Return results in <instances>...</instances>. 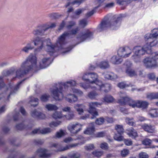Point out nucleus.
Masks as SVG:
<instances>
[{
    "label": "nucleus",
    "instance_id": "nucleus-27",
    "mask_svg": "<svg viewBox=\"0 0 158 158\" xmlns=\"http://www.w3.org/2000/svg\"><path fill=\"white\" fill-rule=\"evenodd\" d=\"M91 126V127H88L85 130L84 133L87 135H91L92 134L94 131V123H92L90 124Z\"/></svg>",
    "mask_w": 158,
    "mask_h": 158
},
{
    "label": "nucleus",
    "instance_id": "nucleus-55",
    "mask_svg": "<svg viewBox=\"0 0 158 158\" xmlns=\"http://www.w3.org/2000/svg\"><path fill=\"white\" fill-rule=\"evenodd\" d=\"M152 35L153 38H156L158 36V29H155L152 31Z\"/></svg>",
    "mask_w": 158,
    "mask_h": 158
},
{
    "label": "nucleus",
    "instance_id": "nucleus-8",
    "mask_svg": "<svg viewBox=\"0 0 158 158\" xmlns=\"http://www.w3.org/2000/svg\"><path fill=\"white\" fill-rule=\"evenodd\" d=\"M25 79H23V81L18 83L17 85L14 87L13 89L10 88H8L5 90L4 92L2 94L0 95V97L3 96L4 97L5 102L9 100L10 95H12L15 93V92L19 89V85L23 81H24Z\"/></svg>",
    "mask_w": 158,
    "mask_h": 158
},
{
    "label": "nucleus",
    "instance_id": "nucleus-25",
    "mask_svg": "<svg viewBox=\"0 0 158 158\" xmlns=\"http://www.w3.org/2000/svg\"><path fill=\"white\" fill-rule=\"evenodd\" d=\"M74 108L78 112L79 114H82L84 112L83 109L84 106L82 104H77L75 105L74 107Z\"/></svg>",
    "mask_w": 158,
    "mask_h": 158
},
{
    "label": "nucleus",
    "instance_id": "nucleus-46",
    "mask_svg": "<svg viewBox=\"0 0 158 158\" xmlns=\"http://www.w3.org/2000/svg\"><path fill=\"white\" fill-rule=\"evenodd\" d=\"M95 146L93 144H89L84 146V148L87 151L92 150L95 148Z\"/></svg>",
    "mask_w": 158,
    "mask_h": 158
},
{
    "label": "nucleus",
    "instance_id": "nucleus-24",
    "mask_svg": "<svg viewBox=\"0 0 158 158\" xmlns=\"http://www.w3.org/2000/svg\"><path fill=\"white\" fill-rule=\"evenodd\" d=\"M129 132L127 133L129 136L132 138H135L138 136L136 131L133 128L131 127L128 130Z\"/></svg>",
    "mask_w": 158,
    "mask_h": 158
},
{
    "label": "nucleus",
    "instance_id": "nucleus-17",
    "mask_svg": "<svg viewBox=\"0 0 158 158\" xmlns=\"http://www.w3.org/2000/svg\"><path fill=\"white\" fill-rule=\"evenodd\" d=\"M92 35V33L87 30L81 33L77 38H80L82 42L86 39L90 37Z\"/></svg>",
    "mask_w": 158,
    "mask_h": 158
},
{
    "label": "nucleus",
    "instance_id": "nucleus-16",
    "mask_svg": "<svg viewBox=\"0 0 158 158\" xmlns=\"http://www.w3.org/2000/svg\"><path fill=\"white\" fill-rule=\"evenodd\" d=\"M157 43V41L155 39L152 42H150L149 44L147 43L142 47L145 50V53L147 52L148 54L151 53L152 52L151 47L155 46Z\"/></svg>",
    "mask_w": 158,
    "mask_h": 158
},
{
    "label": "nucleus",
    "instance_id": "nucleus-62",
    "mask_svg": "<svg viewBox=\"0 0 158 158\" xmlns=\"http://www.w3.org/2000/svg\"><path fill=\"white\" fill-rule=\"evenodd\" d=\"M84 0H76L74 1L71 2V4L72 5H73L74 4H77L78 6H79L81 3L83 2L84 1Z\"/></svg>",
    "mask_w": 158,
    "mask_h": 158
},
{
    "label": "nucleus",
    "instance_id": "nucleus-58",
    "mask_svg": "<svg viewBox=\"0 0 158 158\" xmlns=\"http://www.w3.org/2000/svg\"><path fill=\"white\" fill-rule=\"evenodd\" d=\"M103 152L101 151H95L92 152V154L97 157L101 156L103 154Z\"/></svg>",
    "mask_w": 158,
    "mask_h": 158
},
{
    "label": "nucleus",
    "instance_id": "nucleus-32",
    "mask_svg": "<svg viewBox=\"0 0 158 158\" xmlns=\"http://www.w3.org/2000/svg\"><path fill=\"white\" fill-rule=\"evenodd\" d=\"M97 66L101 69H105L109 68V65L107 62L102 61L99 63V64H97Z\"/></svg>",
    "mask_w": 158,
    "mask_h": 158
},
{
    "label": "nucleus",
    "instance_id": "nucleus-47",
    "mask_svg": "<svg viewBox=\"0 0 158 158\" xmlns=\"http://www.w3.org/2000/svg\"><path fill=\"white\" fill-rule=\"evenodd\" d=\"M106 135V134L105 131H101L97 133L94 135V136L96 137L100 138L105 136Z\"/></svg>",
    "mask_w": 158,
    "mask_h": 158
},
{
    "label": "nucleus",
    "instance_id": "nucleus-34",
    "mask_svg": "<svg viewBox=\"0 0 158 158\" xmlns=\"http://www.w3.org/2000/svg\"><path fill=\"white\" fill-rule=\"evenodd\" d=\"M98 95V94L96 91H92L88 93V96L90 99H94L96 98Z\"/></svg>",
    "mask_w": 158,
    "mask_h": 158
},
{
    "label": "nucleus",
    "instance_id": "nucleus-1",
    "mask_svg": "<svg viewBox=\"0 0 158 158\" xmlns=\"http://www.w3.org/2000/svg\"><path fill=\"white\" fill-rule=\"evenodd\" d=\"M78 31V28L72 29L70 31L64 32L59 38L56 44V46L53 45L50 42V40L48 39L44 40L43 38L36 37L32 41L35 46L38 47L35 49V52L36 53L40 51L46 45L47 51L49 52H54L56 50H59L64 48L66 44L65 38L66 37L69 36L70 35H75Z\"/></svg>",
    "mask_w": 158,
    "mask_h": 158
},
{
    "label": "nucleus",
    "instance_id": "nucleus-15",
    "mask_svg": "<svg viewBox=\"0 0 158 158\" xmlns=\"http://www.w3.org/2000/svg\"><path fill=\"white\" fill-rule=\"evenodd\" d=\"M97 89L95 90H99L100 91H103L105 92H107L111 89V85L109 83L103 84L102 82L99 81L97 84Z\"/></svg>",
    "mask_w": 158,
    "mask_h": 158
},
{
    "label": "nucleus",
    "instance_id": "nucleus-43",
    "mask_svg": "<svg viewBox=\"0 0 158 158\" xmlns=\"http://www.w3.org/2000/svg\"><path fill=\"white\" fill-rule=\"evenodd\" d=\"M65 116L66 119L68 120H71L74 118L75 115L74 112L71 111Z\"/></svg>",
    "mask_w": 158,
    "mask_h": 158
},
{
    "label": "nucleus",
    "instance_id": "nucleus-5",
    "mask_svg": "<svg viewBox=\"0 0 158 158\" xmlns=\"http://www.w3.org/2000/svg\"><path fill=\"white\" fill-rule=\"evenodd\" d=\"M158 59V53L155 52L153 54V56L148 57L144 59L143 62L147 68H152L157 66L156 59Z\"/></svg>",
    "mask_w": 158,
    "mask_h": 158
},
{
    "label": "nucleus",
    "instance_id": "nucleus-51",
    "mask_svg": "<svg viewBox=\"0 0 158 158\" xmlns=\"http://www.w3.org/2000/svg\"><path fill=\"white\" fill-rule=\"evenodd\" d=\"M3 77H0V89H2L5 90L6 89V88L4 87L5 84L3 82Z\"/></svg>",
    "mask_w": 158,
    "mask_h": 158
},
{
    "label": "nucleus",
    "instance_id": "nucleus-14",
    "mask_svg": "<svg viewBox=\"0 0 158 158\" xmlns=\"http://www.w3.org/2000/svg\"><path fill=\"white\" fill-rule=\"evenodd\" d=\"M132 51L131 49L128 47H121L119 48L118 52L119 56L127 57L129 56L131 54Z\"/></svg>",
    "mask_w": 158,
    "mask_h": 158
},
{
    "label": "nucleus",
    "instance_id": "nucleus-59",
    "mask_svg": "<svg viewBox=\"0 0 158 158\" xmlns=\"http://www.w3.org/2000/svg\"><path fill=\"white\" fill-rule=\"evenodd\" d=\"M152 142V140L149 139H146L143 141V143L145 145H149Z\"/></svg>",
    "mask_w": 158,
    "mask_h": 158
},
{
    "label": "nucleus",
    "instance_id": "nucleus-36",
    "mask_svg": "<svg viewBox=\"0 0 158 158\" xmlns=\"http://www.w3.org/2000/svg\"><path fill=\"white\" fill-rule=\"evenodd\" d=\"M45 107L48 110H56L58 109L55 105L50 104H47Z\"/></svg>",
    "mask_w": 158,
    "mask_h": 158
},
{
    "label": "nucleus",
    "instance_id": "nucleus-61",
    "mask_svg": "<svg viewBox=\"0 0 158 158\" xmlns=\"http://www.w3.org/2000/svg\"><path fill=\"white\" fill-rule=\"evenodd\" d=\"M69 24L66 26L68 29H70L72 27L76 24V23L74 21H70L69 22Z\"/></svg>",
    "mask_w": 158,
    "mask_h": 158
},
{
    "label": "nucleus",
    "instance_id": "nucleus-9",
    "mask_svg": "<svg viewBox=\"0 0 158 158\" xmlns=\"http://www.w3.org/2000/svg\"><path fill=\"white\" fill-rule=\"evenodd\" d=\"M89 81L90 83V88L93 89H97V83L100 81L98 80V76L95 73H89Z\"/></svg>",
    "mask_w": 158,
    "mask_h": 158
},
{
    "label": "nucleus",
    "instance_id": "nucleus-33",
    "mask_svg": "<svg viewBox=\"0 0 158 158\" xmlns=\"http://www.w3.org/2000/svg\"><path fill=\"white\" fill-rule=\"evenodd\" d=\"M104 101L107 103H110L113 102L114 99L113 97L110 95L105 96L103 99Z\"/></svg>",
    "mask_w": 158,
    "mask_h": 158
},
{
    "label": "nucleus",
    "instance_id": "nucleus-22",
    "mask_svg": "<svg viewBox=\"0 0 158 158\" xmlns=\"http://www.w3.org/2000/svg\"><path fill=\"white\" fill-rule=\"evenodd\" d=\"M30 99L29 103L31 106L35 107L38 104L39 100L38 98L31 96L30 97Z\"/></svg>",
    "mask_w": 158,
    "mask_h": 158
},
{
    "label": "nucleus",
    "instance_id": "nucleus-21",
    "mask_svg": "<svg viewBox=\"0 0 158 158\" xmlns=\"http://www.w3.org/2000/svg\"><path fill=\"white\" fill-rule=\"evenodd\" d=\"M148 114L152 118L158 117V109H151L148 112Z\"/></svg>",
    "mask_w": 158,
    "mask_h": 158
},
{
    "label": "nucleus",
    "instance_id": "nucleus-23",
    "mask_svg": "<svg viewBox=\"0 0 158 158\" xmlns=\"http://www.w3.org/2000/svg\"><path fill=\"white\" fill-rule=\"evenodd\" d=\"M66 100L69 102H76L77 100V97L73 94H67L66 97Z\"/></svg>",
    "mask_w": 158,
    "mask_h": 158
},
{
    "label": "nucleus",
    "instance_id": "nucleus-13",
    "mask_svg": "<svg viewBox=\"0 0 158 158\" xmlns=\"http://www.w3.org/2000/svg\"><path fill=\"white\" fill-rule=\"evenodd\" d=\"M45 31H46V28H45L43 24H42L37 26L33 30L32 33L35 36H42L44 35Z\"/></svg>",
    "mask_w": 158,
    "mask_h": 158
},
{
    "label": "nucleus",
    "instance_id": "nucleus-48",
    "mask_svg": "<svg viewBox=\"0 0 158 158\" xmlns=\"http://www.w3.org/2000/svg\"><path fill=\"white\" fill-rule=\"evenodd\" d=\"M52 130L49 128H45L41 130L40 133L42 134H46L49 133L52 131Z\"/></svg>",
    "mask_w": 158,
    "mask_h": 158
},
{
    "label": "nucleus",
    "instance_id": "nucleus-20",
    "mask_svg": "<svg viewBox=\"0 0 158 158\" xmlns=\"http://www.w3.org/2000/svg\"><path fill=\"white\" fill-rule=\"evenodd\" d=\"M33 126V124L30 123L26 126H25L23 123H21L17 125L16 127L17 129L19 130H22L24 128L28 130L31 129Z\"/></svg>",
    "mask_w": 158,
    "mask_h": 158
},
{
    "label": "nucleus",
    "instance_id": "nucleus-35",
    "mask_svg": "<svg viewBox=\"0 0 158 158\" xmlns=\"http://www.w3.org/2000/svg\"><path fill=\"white\" fill-rule=\"evenodd\" d=\"M15 71L14 68H11L9 70L4 71L2 73V75L4 76H7L13 75Z\"/></svg>",
    "mask_w": 158,
    "mask_h": 158
},
{
    "label": "nucleus",
    "instance_id": "nucleus-54",
    "mask_svg": "<svg viewBox=\"0 0 158 158\" xmlns=\"http://www.w3.org/2000/svg\"><path fill=\"white\" fill-rule=\"evenodd\" d=\"M104 119L102 117H100L99 118H97L96 120V123L98 125H102L104 122Z\"/></svg>",
    "mask_w": 158,
    "mask_h": 158
},
{
    "label": "nucleus",
    "instance_id": "nucleus-45",
    "mask_svg": "<svg viewBox=\"0 0 158 158\" xmlns=\"http://www.w3.org/2000/svg\"><path fill=\"white\" fill-rule=\"evenodd\" d=\"M71 89V92L76 94L78 95L81 96L83 94V92L79 89L74 88H72Z\"/></svg>",
    "mask_w": 158,
    "mask_h": 158
},
{
    "label": "nucleus",
    "instance_id": "nucleus-4",
    "mask_svg": "<svg viewBox=\"0 0 158 158\" xmlns=\"http://www.w3.org/2000/svg\"><path fill=\"white\" fill-rule=\"evenodd\" d=\"M120 98L118 100V102L122 105H128L132 108L138 107V101H135L127 96L125 93L120 92Z\"/></svg>",
    "mask_w": 158,
    "mask_h": 158
},
{
    "label": "nucleus",
    "instance_id": "nucleus-56",
    "mask_svg": "<svg viewBox=\"0 0 158 158\" xmlns=\"http://www.w3.org/2000/svg\"><path fill=\"white\" fill-rule=\"evenodd\" d=\"M43 25L44 26L45 28H46V31L49 28H52L55 27L56 26V24L55 23H52L50 26L46 24H43Z\"/></svg>",
    "mask_w": 158,
    "mask_h": 158
},
{
    "label": "nucleus",
    "instance_id": "nucleus-19",
    "mask_svg": "<svg viewBox=\"0 0 158 158\" xmlns=\"http://www.w3.org/2000/svg\"><path fill=\"white\" fill-rule=\"evenodd\" d=\"M34 48L33 46L32 42H28L26 46L21 49V51L26 53H28L29 50L33 49Z\"/></svg>",
    "mask_w": 158,
    "mask_h": 158
},
{
    "label": "nucleus",
    "instance_id": "nucleus-50",
    "mask_svg": "<svg viewBox=\"0 0 158 158\" xmlns=\"http://www.w3.org/2000/svg\"><path fill=\"white\" fill-rule=\"evenodd\" d=\"M52 117L53 118L56 119L61 118L62 117V115L61 112L56 111L53 114Z\"/></svg>",
    "mask_w": 158,
    "mask_h": 158
},
{
    "label": "nucleus",
    "instance_id": "nucleus-6",
    "mask_svg": "<svg viewBox=\"0 0 158 158\" xmlns=\"http://www.w3.org/2000/svg\"><path fill=\"white\" fill-rule=\"evenodd\" d=\"M134 54L132 56V58L136 62H140L141 57L145 54V51L143 48L140 46L134 47L133 49Z\"/></svg>",
    "mask_w": 158,
    "mask_h": 158
},
{
    "label": "nucleus",
    "instance_id": "nucleus-52",
    "mask_svg": "<svg viewBox=\"0 0 158 158\" xmlns=\"http://www.w3.org/2000/svg\"><path fill=\"white\" fill-rule=\"evenodd\" d=\"M39 112L37 111L36 110H35L31 112V114L33 117L37 118L39 114Z\"/></svg>",
    "mask_w": 158,
    "mask_h": 158
},
{
    "label": "nucleus",
    "instance_id": "nucleus-57",
    "mask_svg": "<svg viewBox=\"0 0 158 158\" xmlns=\"http://www.w3.org/2000/svg\"><path fill=\"white\" fill-rule=\"evenodd\" d=\"M89 73H85L83 75L82 77V79L85 81H89Z\"/></svg>",
    "mask_w": 158,
    "mask_h": 158
},
{
    "label": "nucleus",
    "instance_id": "nucleus-42",
    "mask_svg": "<svg viewBox=\"0 0 158 158\" xmlns=\"http://www.w3.org/2000/svg\"><path fill=\"white\" fill-rule=\"evenodd\" d=\"M61 123V122L59 121H57L56 122L53 121L50 123L49 124V126L52 128L57 127L60 125Z\"/></svg>",
    "mask_w": 158,
    "mask_h": 158
},
{
    "label": "nucleus",
    "instance_id": "nucleus-49",
    "mask_svg": "<svg viewBox=\"0 0 158 158\" xmlns=\"http://www.w3.org/2000/svg\"><path fill=\"white\" fill-rule=\"evenodd\" d=\"M129 153V150L127 149H124L121 152V155L122 157H126Z\"/></svg>",
    "mask_w": 158,
    "mask_h": 158
},
{
    "label": "nucleus",
    "instance_id": "nucleus-63",
    "mask_svg": "<svg viewBox=\"0 0 158 158\" xmlns=\"http://www.w3.org/2000/svg\"><path fill=\"white\" fill-rule=\"evenodd\" d=\"M100 148L104 150H106L108 148V145L106 143H103L100 144Z\"/></svg>",
    "mask_w": 158,
    "mask_h": 158
},
{
    "label": "nucleus",
    "instance_id": "nucleus-11",
    "mask_svg": "<svg viewBox=\"0 0 158 158\" xmlns=\"http://www.w3.org/2000/svg\"><path fill=\"white\" fill-rule=\"evenodd\" d=\"M81 124L78 123H71L67 127L70 132L74 134L77 133L81 129Z\"/></svg>",
    "mask_w": 158,
    "mask_h": 158
},
{
    "label": "nucleus",
    "instance_id": "nucleus-30",
    "mask_svg": "<svg viewBox=\"0 0 158 158\" xmlns=\"http://www.w3.org/2000/svg\"><path fill=\"white\" fill-rule=\"evenodd\" d=\"M53 146L56 148H58L57 151H64L68 149L69 148L68 146H66L64 147H62L60 144H59L54 143L53 145Z\"/></svg>",
    "mask_w": 158,
    "mask_h": 158
},
{
    "label": "nucleus",
    "instance_id": "nucleus-3",
    "mask_svg": "<svg viewBox=\"0 0 158 158\" xmlns=\"http://www.w3.org/2000/svg\"><path fill=\"white\" fill-rule=\"evenodd\" d=\"M122 17L123 16L122 15H115L112 17L110 20H105L98 26V31H102L108 27L112 29H116L120 25V22Z\"/></svg>",
    "mask_w": 158,
    "mask_h": 158
},
{
    "label": "nucleus",
    "instance_id": "nucleus-28",
    "mask_svg": "<svg viewBox=\"0 0 158 158\" xmlns=\"http://www.w3.org/2000/svg\"><path fill=\"white\" fill-rule=\"evenodd\" d=\"M77 85L76 81L73 80H71L64 83L63 85L65 88H67L69 86H75Z\"/></svg>",
    "mask_w": 158,
    "mask_h": 158
},
{
    "label": "nucleus",
    "instance_id": "nucleus-10",
    "mask_svg": "<svg viewBox=\"0 0 158 158\" xmlns=\"http://www.w3.org/2000/svg\"><path fill=\"white\" fill-rule=\"evenodd\" d=\"M51 154L48 151L44 148H40L35 152V154L30 158H39V157L47 158L50 156Z\"/></svg>",
    "mask_w": 158,
    "mask_h": 158
},
{
    "label": "nucleus",
    "instance_id": "nucleus-37",
    "mask_svg": "<svg viewBox=\"0 0 158 158\" xmlns=\"http://www.w3.org/2000/svg\"><path fill=\"white\" fill-rule=\"evenodd\" d=\"M122 134L118 133L115 134L114 137V140L118 141H123L124 138L123 137L122 135Z\"/></svg>",
    "mask_w": 158,
    "mask_h": 158
},
{
    "label": "nucleus",
    "instance_id": "nucleus-39",
    "mask_svg": "<svg viewBox=\"0 0 158 158\" xmlns=\"http://www.w3.org/2000/svg\"><path fill=\"white\" fill-rule=\"evenodd\" d=\"M126 73L129 76L131 77L135 76L137 75L135 71L131 69H127Z\"/></svg>",
    "mask_w": 158,
    "mask_h": 158
},
{
    "label": "nucleus",
    "instance_id": "nucleus-41",
    "mask_svg": "<svg viewBox=\"0 0 158 158\" xmlns=\"http://www.w3.org/2000/svg\"><path fill=\"white\" fill-rule=\"evenodd\" d=\"M50 97V95L48 94H44L41 96L40 99L43 102H47Z\"/></svg>",
    "mask_w": 158,
    "mask_h": 158
},
{
    "label": "nucleus",
    "instance_id": "nucleus-60",
    "mask_svg": "<svg viewBox=\"0 0 158 158\" xmlns=\"http://www.w3.org/2000/svg\"><path fill=\"white\" fill-rule=\"evenodd\" d=\"M118 86L120 88L123 89L128 86V85L126 84L124 82H121L118 84Z\"/></svg>",
    "mask_w": 158,
    "mask_h": 158
},
{
    "label": "nucleus",
    "instance_id": "nucleus-2",
    "mask_svg": "<svg viewBox=\"0 0 158 158\" xmlns=\"http://www.w3.org/2000/svg\"><path fill=\"white\" fill-rule=\"evenodd\" d=\"M36 63V57L32 54L30 55L26 60L22 63L20 67L16 71V77L13 79L15 78H20L32 70L45 68L50 64L48 58L43 59L40 62L39 67L37 66Z\"/></svg>",
    "mask_w": 158,
    "mask_h": 158
},
{
    "label": "nucleus",
    "instance_id": "nucleus-40",
    "mask_svg": "<svg viewBox=\"0 0 158 158\" xmlns=\"http://www.w3.org/2000/svg\"><path fill=\"white\" fill-rule=\"evenodd\" d=\"M115 130L117 131L118 133L123 134V133L124 129L122 125H116L115 126Z\"/></svg>",
    "mask_w": 158,
    "mask_h": 158
},
{
    "label": "nucleus",
    "instance_id": "nucleus-26",
    "mask_svg": "<svg viewBox=\"0 0 158 158\" xmlns=\"http://www.w3.org/2000/svg\"><path fill=\"white\" fill-rule=\"evenodd\" d=\"M122 61L121 58L119 56H113L111 59V62L114 64H120Z\"/></svg>",
    "mask_w": 158,
    "mask_h": 158
},
{
    "label": "nucleus",
    "instance_id": "nucleus-29",
    "mask_svg": "<svg viewBox=\"0 0 158 158\" xmlns=\"http://www.w3.org/2000/svg\"><path fill=\"white\" fill-rule=\"evenodd\" d=\"M148 104V103L147 102L138 101L137 107L145 109L147 107Z\"/></svg>",
    "mask_w": 158,
    "mask_h": 158
},
{
    "label": "nucleus",
    "instance_id": "nucleus-38",
    "mask_svg": "<svg viewBox=\"0 0 158 158\" xmlns=\"http://www.w3.org/2000/svg\"><path fill=\"white\" fill-rule=\"evenodd\" d=\"M88 24V22L86 19H82L79 21V25L81 27L84 28Z\"/></svg>",
    "mask_w": 158,
    "mask_h": 158
},
{
    "label": "nucleus",
    "instance_id": "nucleus-44",
    "mask_svg": "<svg viewBox=\"0 0 158 158\" xmlns=\"http://www.w3.org/2000/svg\"><path fill=\"white\" fill-rule=\"evenodd\" d=\"M125 120L126 123L129 125L133 126L135 124V123L133 121L134 118H126Z\"/></svg>",
    "mask_w": 158,
    "mask_h": 158
},
{
    "label": "nucleus",
    "instance_id": "nucleus-64",
    "mask_svg": "<svg viewBox=\"0 0 158 158\" xmlns=\"http://www.w3.org/2000/svg\"><path fill=\"white\" fill-rule=\"evenodd\" d=\"M139 158H148V155L145 152H141L139 155Z\"/></svg>",
    "mask_w": 158,
    "mask_h": 158
},
{
    "label": "nucleus",
    "instance_id": "nucleus-31",
    "mask_svg": "<svg viewBox=\"0 0 158 158\" xmlns=\"http://www.w3.org/2000/svg\"><path fill=\"white\" fill-rule=\"evenodd\" d=\"M104 75L105 77L108 79H114L117 77L116 75L112 73H105Z\"/></svg>",
    "mask_w": 158,
    "mask_h": 158
},
{
    "label": "nucleus",
    "instance_id": "nucleus-12",
    "mask_svg": "<svg viewBox=\"0 0 158 158\" xmlns=\"http://www.w3.org/2000/svg\"><path fill=\"white\" fill-rule=\"evenodd\" d=\"M102 104V103H98L97 102H91L89 103V112L92 115V116L91 117V119H94L96 118V116L98 115V113L96 111L95 107L97 106L98 105L100 106Z\"/></svg>",
    "mask_w": 158,
    "mask_h": 158
},
{
    "label": "nucleus",
    "instance_id": "nucleus-7",
    "mask_svg": "<svg viewBox=\"0 0 158 158\" xmlns=\"http://www.w3.org/2000/svg\"><path fill=\"white\" fill-rule=\"evenodd\" d=\"M63 88L61 85H57L56 87H53L50 89V91L53 98L56 100H62L63 97Z\"/></svg>",
    "mask_w": 158,
    "mask_h": 158
},
{
    "label": "nucleus",
    "instance_id": "nucleus-18",
    "mask_svg": "<svg viewBox=\"0 0 158 158\" xmlns=\"http://www.w3.org/2000/svg\"><path fill=\"white\" fill-rule=\"evenodd\" d=\"M142 127L145 131L149 133H154L155 132V127L153 126L150 124H144L142 126Z\"/></svg>",
    "mask_w": 158,
    "mask_h": 158
},
{
    "label": "nucleus",
    "instance_id": "nucleus-53",
    "mask_svg": "<svg viewBox=\"0 0 158 158\" xmlns=\"http://www.w3.org/2000/svg\"><path fill=\"white\" fill-rule=\"evenodd\" d=\"M147 98L150 99H156V93H152L148 94Z\"/></svg>",
    "mask_w": 158,
    "mask_h": 158
}]
</instances>
